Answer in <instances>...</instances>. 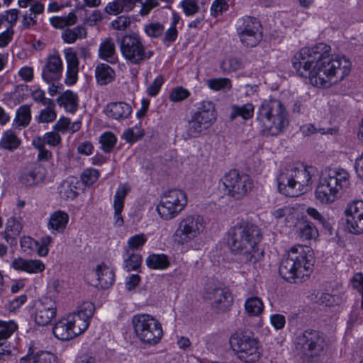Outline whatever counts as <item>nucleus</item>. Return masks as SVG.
<instances>
[{
    "label": "nucleus",
    "mask_w": 363,
    "mask_h": 363,
    "mask_svg": "<svg viewBox=\"0 0 363 363\" xmlns=\"http://www.w3.org/2000/svg\"><path fill=\"white\" fill-rule=\"evenodd\" d=\"M330 47L325 43L301 49L292 65L297 74L317 88L327 89L343 80L351 71L352 63L345 56L330 57Z\"/></svg>",
    "instance_id": "f257e3e1"
},
{
    "label": "nucleus",
    "mask_w": 363,
    "mask_h": 363,
    "mask_svg": "<svg viewBox=\"0 0 363 363\" xmlns=\"http://www.w3.org/2000/svg\"><path fill=\"white\" fill-rule=\"evenodd\" d=\"M261 239V230L257 225L241 220L228 230L227 244L242 262L255 265L263 257V250L259 247Z\"/></svg>",
    "instance_id": "f03ea898"
},
{
    "label": "nucleus",
    "mask_w": 363,
    "mask_h": 363,
    "mask_svg": "<svg viewBox=\"0 0 363 363\" xmlns=\"http://www.w3.org/2000/svg\"><path fill=\"white\" fill-rule=\"evenodd\" d=\"M313 252L306 245H296L290 248L280 263L281 277L290 282L302 281L313 272Z\"/></svg>",
    "instance_id": "7ed1b4c3"
},
{
    "label": "nucleus",
    "mask_w": 363,
    "mask_h": 363,
    "mask_svg": "<svg viewBox=\"0 0 363 363\" xmlns=\"http://www.w3.org/2000/svg\"><path fill=\"white\" fill-rule=\"evenodd\" d=\"M313 170V167L302 163L291 164L282 167L277 179L279 191L290 197L304 194L310 189Z\"/></svg>",
    "instance_id": "20e7f679"
},
{
    "label": "nucleus",
    "mask_w": 363,
    "mask_h": 363,
    "mask_svg": "<svg viewBox=\"0 0 363 363\" xmlns=\"http://www.w3.org/2000/svg\"><path fill=\"white\" fill-rule=\"evenodd\" d=\"M257 120L266 135H277L289 125V114L285 106L278 99H264L257 110Z\"/></svg>",
    "instance_id": "39448f33"
},
{
    "label": "nucleus",
    "mask_w": 363,
    "mask_h": 363,
    "mask_svg": "<svg viewBox=\"0 0 363 363\" xmlns=\"http://www.w3.org/2000/svg\"><path fill=\"white\" fill-rule=\"evenodd\" d=\"M350 185V174L344 169L326 168L320 175L315 191V199L323 205L333 203L341 191Z\"/></svg>",
    "instance_id": "423d86ee"
},
{
    "label": "nucleus",
    "mask_w": 363,
    "mask_h": 363,
    "mask_svg": "<svg viewBox=\"0 0 363 363\" xmlns=\"http://www.w3.org/2000/svg\"><path fill=\"white\" fill-rule=\"evenodd\" d=\"M204 218L197 213L186 214L178 220L177 227L172 235L177 245H188L201 237L206 230Z\"/></svg>",
    "instance_id": "0eeeda50"
},
{
    "label": "nucleus",
    "mask_w": 363,
    "mask_h": 363,
    "mask_svg": "<svg viewBox=\"0 0 363 363\" xmlns=\"http://www.w3.org/2000/svg\"><path fill=\"white\" fill-rule=\"evenodd\" d=\"M134 333L138 340L147 346L157 345L163 337L160 321L147 313L134 315L131 319Z\"/></svg>",
    "instance_id": "6e6552de"
},
{
    "label": "nucleus",
    "mask_w": 363,
    "mask_h": 363,
    "mask_svg": "<svg viewBox=\"0 0 363 363\" xmlns=\"http://www.w3.org/2000/svg\"><path fill=\"white\" fill-rule=\"evenodd\" d=\"M216 117L215 104L212 101L201 102L198 110L192 114L185 126V139L199 138L204 130L213 125Z\"/></svg>",
    "instance_id": "1a4fd4ad"
},
{
    "label": "nucleus",
    "mask_w": 363,
    "mask_h": 363,
    "mask_svg": "<svg viewBox=\"0 0 363 363\" xmlns=\"http://www.w3.org/2000/svg\"><path fill=\"white\" fill-rule=\"evenodd\" d=\"M187 203L186 193L181 189H172L162 194L156 206V211L162 220H171L185 209Z\"/></svg>",
    "instance_id": "9d476101"
},
{
    "label": "nucleus",
    "mask_w": 363,
    "mask_h": 363,
    "mask_svg": "<svg viewBox=\"0 0 363 363\" xmlns=\"http://www.w3.org/2000/svg\"><path fill=\"white\" fill-rule=\"evenodd\" d=\"M120 50L124 59L132 65H140L154 55V52L143 43L137 34L124 35L121 41Z\"/></svg>",
    "instance_id": "9b49d317"
},
{
    "label": "nucleus",
    "mask_w": 363,
    "mask_h": 363,
    "mask_svg": "<svg viewBox=\"0 0 363 363\" xmlns=\"http://www.w3.org/2000/svg\"><path fill=\"white\" fill-rule=\"evenodd\" d=\"M203 297L218 312H225L233 302L230 293L216 279L206 278L203 282Z\"/></svg>",
    "instance_id": "f8f14e48"
},
{
    "label": "nucleus",
    "mask_w": 363,
    "mask_h": 363,
    "mask_svg": "<svg viewBox=\"0 0 363 363\" xmlns=\"http://www.w3.org/2000/svg\"><path fill=\"white\" fill-rule=\"evenodd\" d=\"M229 342L235 354L240 360L252 363L260 358L261 348L256 338L234 334L230 337Z\"/></svg>",
    "instance_id": "ddd939ff"
},
{
    "label": "nucleus",
    "mask_w": 363,
    "mask_h": 363,
    "mask_svg": "<svg viewBox=\"0 0 363 363\" xmlns=\"http://www.w3.org/2000/svg\"><path fill=\"white\" fill-rule=\"evenodd\" d=\"M298 352L305 359H309L320 355L326 346L324 335L316 330H306L295 339Z\"/></svg>",
    "instance_id": "4468645a"
},
{
    "label": "nucleus",
    "mask_w": 363,
    "mask_h": 363,
    "mask_svg": "<svg viewBox=\"0 0 363 363\" xmlns=\"http://www.w3.org/2000/svg\"><path fill=\"white\" fill-rule=\"evenodd\" d=\"M225 194L235 199L245 196L252 187L251 179L246 174H240L236 170H230L221 179Z\"/></svg>",
    "instance_id": "2eb2a0df"
},
{
    "label": "nucleus",
    "mask_w": 363,
    "mask_h": 363,
    "mask_svg": "<svg viewBox=\"0 0 363 363\" xmlns=\"http://www.w3.org/2000/svg\"><path fill=\"white\" fill-rule=\"evenodd\" d=\"M237 33L240 42L245 47H255L262 38L260 21L250 16H245L239 19Z\"/></svg>",
    "instance_id": "dca6fc26"
},
{
    "label": "nucleus",
    "mask_w": 363,
    "mask_h": 363,
    "mask_svg": "<svg viewBox=\"0 0 363 363\" xmlns=\"http://www.w3.org/2000/svg\"><path fill=\"white\" fill-rule=\"evenodd\" d=\"M138 4L141 6V16H147L158 4L157 0H113L107 4L104 11L109 15H117L133 10Z\"/></svg>",
    "instance_id": "f3484780"
},
{
    "label": "nucleus",
    "mask_w": 363,
    "mask_h": 363,
    "mask_svg": "<svg viewBox=\"0 0 363 363\" xmlns=\"http://www.w3.org/2000/svg\"><path fill=\"white\" fill-rule=\"evenodd\" d=\"M347 230L354 235L363 234V200L348 203L344 210Z\"/></svg>",
    "instance_id": "a211bd4d"
},
{
    "label": "nucleus",
    "mask_w": 363,
    "mask_h": 363,
    "mask_svg": "<svg viewBox=\"0 0 363 363\" xmlns=\"http://www.w3.org/2000/svg\"><path fill=\"white\" fill-rule=\"evenodd\" d=\"M85 324L80 322L79 324L69 313L60 319L54 325L52 333L59 340L67 341L74 338L84 332Z\"/></svg>",
    "instance_id": "6ab92c4d"
},
{
    "label": "nucleus",
    "mask_w": 363,
    "mask_h": 363,
    "mask_svg": "<svg viewBox=\"0 0 363 363\" xmlns=\"http://www.w3.org/2000/svg\"><path fill=\"white\" fill-rule=\"evenodd\" d=\"M57 313L56 303L50 298H44L37 304L34 320L40 326L48 325L55 318Z\"/></svg>",
    "instance_id": "aec40b11"
},
{
    "label": "nucleus",
    "mask_w": 363,
    "mask_h": 363,
    "mask_svg": "<svg viewBox=\"0 0 363 363\" xmlns=\"http://www.w3.org/2000/svg\"><path fill=\"white\" fill-rule=\"evenodd\" d=\"M63 62L58 54L48 56L42 70V77L47 83L58 81L62 74Z\"/></svg>",
    "instance_id": "412c9836"
},
{
    "label": "nucleus",
    "mask_w": 363,
    "mask_h": 363,
    "mask_svg": "<svg viewBox=\"0 0 363 363\" xmlns=\"http://www.w3.org/2000/svg\"><path fill=\"white\" fill-rule=\"evenodd\" d=\"M11 267L16 271H21L30 274H37L45 269V263L38 259L15 258L11 262Z\"/></svg>",
    "instance_id": "4be33fe9"
},
{
    "label": "nucleus",
    "mask_w": 363,
    "mask_h": 363,
    "mask_svg": "<svg viewBox=\"0 0 363 363\" xmlns=\"http://www.w3.org/2000/svg\"><path fill=\"white\" fill-rule=\"evenodd\" d=\"M64 54L67 63L65 83L71 86L77 81L79 61L76 52L72 48H66L64 50Z\"/></svg>",
    "instance_id": "5701e85b"
},
{
    "label": "nucleus",
    "mask_w": 363,
    "mask_h": 363,
    "mask_svg": "<svg viewBox=\"0 0 363 363\" xmlns=\"http://www.w3.org/2000/svg\"><path fill=\"white\" fill-rule=\"evenodd\" d=\"M130 191V186L128 184H123L118 186L113 196V207L114 209V225L121 227L123 225V219L121 212L124 207V201L126 196Z\"/></svg>",
    "instance_id": "b1692460"
},
{
    "label": "nucleus",
    "mask_w": 363,
    "mask_h": 363,
    "mask_svg": "<svg viewBox=\"0 0 363 363\" xmlns=\"http://www.w3.org/2000/svg\"><path fill=\"white\" fill-rule=\"evenodd\" d=\"M132 111L130 104L124 101L110 102L104 109V113L108 118L118 121L128 118Z\"/></svg>",
    "instance_id": "393cba45"
},
{
    "label": "nucleus",
    "mask_w": 363,
    "mask_h": 363,
    "mask_svg": "<svg viewBox=\"0 0 363 363\" xmlns=\"http://www.w3.org/2000/svg\"><path fill=\"white\" fill-rule=\"evenodd\" d=\"M69 215L62 211L52 213L48 223V228L52 233H62L65 231L69 222Z\"/></svg>",
    "instance_id": "a878e982"
},
{
    "label": "nucleus",
    "mask_w": 363,
    "mask_h": 363,
    "mask_svg": "<svg viewBox=\"0 0 363 363\" xmlns=\"http://www.w3.org/2000/svg\"><path fill=\"white\" fill-rule=\"evenodd\" d=\"M94 313V306L91 302H84L77 308V310L72 313V317L79 324L83 322L84 325V331L88 328L90 320Z\"/></svg>",
    "instance_id": "bb28decb"
},
{
    "label": "nucleus",
    "mask_w": 363,
    "mask_h": 363,
    "mask_svg": "<svg viewBox=\"0 0 363 363\" xmlns=\"http://www.w3.org/2000/svg\"><path fill=\"white\" fill-rule=\"evenodd\" d=\"M95 274L97 277L98 286L102 289L108 288L114 282L115 275L113 269L104 263L96 266Z\"/></svg>",
    "instance_id": "cd10ccee"
},
{
    "label": "nucleus",
    "mask_w": 363,
    "mask_h": 363,
    "mask_svg": "<svg viewBox=\"0 0 363 363\" xmlns=\"http://www.w3.org/2000/svg\"><path fill=\"white\" fill-rule=\"evenodd\" d=\"M94 74L97 84L101 86L111 83L116 77L114 69L105 63H99L96 66Z\"/></svg>",
    "instance_id": "c85d7f7f"
},
{
    "label": "nucleus",
    "mask_w": 363,
    "mask_h": 363,
    "mask_svg": "<svg viewBox=\"0 0 363 363\" xmlns=\"http://www.w3.org/2000/svg\"><path fill=\"white\" fill-rule=\"evenodd\" d=\"M44 176L43 168L35 165L23 171L21 175L20 181L27 186H32L40 182L43 179Z\"/></svg>",
    "instance_id": "c756f323"
},
{
    "label": "nucleus",
    "mask_w": 363,
    "mask_h": 363,
    "mask_svg": "<svg viewBox=\"0 0 363 363\" xmlns=\"http://www.w3.org/2000/svg\"><path fill=\"white\" fill-rule=\"evenodd\" d=\"M79 184L77 179L69 177L63 181L59 186V194L60 197L65 200H73L77 195V184Z\"/></svg>",
    "instance_id": "7c9ffc66"
},
{
    "label": "nucleus",
    "mask_w": 363,
    "mask_h": 363,
    "mask_svg": "<svg viewBox=\"0 0 363 363\" xmlns=\"http://www.w3.org/2000/svg\"><path fill=\"white\" fill-rule=\"evenodd\" d=\"M60 106H62L70 113H74L78 108V96L71 90L63 92L57 99Z\"/></svg>",
    "instance_id": "2f4dec72"
},
{
    "label": "nucleus",
    "mask_w": 363,
    "mask_h": 363,
    "mask_svg": "<svg viewBox=\"0 0 363 363\" xmlns=\"http://www.w3.org/2000/svg\"><path fill=\"white\" fill-rule=\"evenodd\" d=\"M21 140L12 130L4 132L0 140V148L9 151L16 150L21 145Z\"/></svg>",
    "instance_id": "473e14b6"
},
{
    "label": "nucleus",
    "mask_w": 363,
    "mask_h": 363,
    "mask_svg": "<svg viewBox=\"0 0 363 363\" xmlns=\"http://www.w3.org/2000/svg\"><path fill=\"white\" fill-rule=\"evenodd\" d=\"M230 119L235 120L237 117H241L243 120L252 118L254 115L255 106L251 103H247L242 106L232 105Z\"/></svg>",
    "instance_id": "72a5a7b5"
},
{
    "label": "nucleus",
    "mask_w": 363,
    "mask_h": 363,
    "mask_svg": "<svg viewBox=\"0 0 363 363\" xmlns=\"http://www.w3.org/2000/svg\"><path fill=\"white\" fill-rule=\"evenodd\" d=\"M147 266L152 269L163 270L170 265L168 257L164 254H152L146 259Z\"/></svg>",
    "instance_id": "f704fd0d"
},
{
    "label": "nucleus",
    "mask_w": 363,
    "mask_h": 363,
    "mask_svg": "<svg viewBox=\"0 0 363 363\" xmlns=\"http://www.w3.org/2000/svg\"><path fill=\"white\" fill-rule=\"evenodd\" d=\"M45 108L41 109L35 117V120L38 123H50L55 121L57 118L56 106L53 101L45 105Z\"/></svg>",
    "instance_id": "c9c22d12"
},
{
    "label": "nucleus",
    "mask_w": 363,
    "mask_h": 363,
    "mask_svg": "<svg viewBox=\"0 0 363 363\" xmlns=\"http://www.w3.org/2000/svg\"><path fill=\"white\" fill-rule=\"evenodd\" d=\"M86 29L83 26H76L72 29L67 28L62 33V38L65 43L72 44L77 39H84L86 37Z\"/></svg>",
    "instance_id": "e433bc0d"
},
{
    "label": "nucleus",
    "mask_w": 363,
    "mask_h": 363,
    "mask_svg": "<svg viewBox=\"0 0 363 363\" xmlns=\"http://www.w3.org/2000/svg\"><path fill=\"white\" fill-rule=\"evenodd\" d=\"M31 120V108L30 105H22L16 111L13 125L17 128L27 126Z\"/></svg>",
    "instance_id": "4c0bfd02"
},
{
    "label": "nucleus",
    "mask_w": 363,
    "mask_h": 363,
    "mask_svg": "<svg viewBox=\"0 0 363 363\" xmlns=\"http://www.w3.org/2000/svg\"><path fill=\"white\" fill-rule=\"evenodd\" d=\"M245 310L250 316H259L264 310V304L261 298L250 296L245 302Z\"/></svg>",
    "instance_id": "58836bf2"
},
{
    "label": "nucleus",
    "mask_w": 363,
    "mask_h": 363,
    "mask_svg": "<svg viewBox=\"0 0 363 363\" xmlns=\"http://www.w3.org/2000/svg\"><path fill=\"white\" fill-rule=\"evenodd\" d=\"M115 53V43L111 38H106L100 43L99 48V58L111 62L112 61L111 60V59L113 58Z\"/></svg>",
    "instance_id": "ea45409f"
},
{
    "label": "nucleus",
    "mask_w": 363,
    "mask_h": 363,
    "mask_svg": "<svg viewBox=\"0 0 363 363\" xmlns=\"http://www.w3.org/2000/svg\"><path fill=\"white\" fill-rule=\"evenodd\" d=\"M77 17L74 12H70L65 16H53L50 18L51 25L55 28H63L77 23Z\"/></svg>",
    "instance_id": "a19ab883"
},
{
    "label": "nucleus",
    "mask_w": 363,
    "mask_h": 363,
    "mask_svg": "<svg viewBox=\"0 0 363 363\" xmlns=\"http://www.w3.org/2000/svg\"><path fill=\"white\" fill-rule=\"evenodd\" d=\"M22 230L21 223L14 218H10L8 219L5 230V238L7 242L9 240L16 239L19 235Z\"/></svg>",
    "instance_id": "79ce46f5"
},
{
    "label": "nucleus",
    "mask_w": 363,
    "mask_h": 363,
    "mask_svg": "<svg viewBox=\"0 0 363 363\" xmlns=\"http://www.w3.org/2000/svg\"><path fill=\"white\" fill-rule=\"evenodd\" d=\"M205 84L210 89L216 91H229L232 88L231 80L228 78L209 79L206 81Z\"/></svg>",
    "instance_id": "37998d69"
},
{
    "label": "nucleus",
    "mask_w": 363,
    "mask_h": 363,
    "mask_svg": "<svg viewBox=\"0 0 363 363\" xmlns=\"http://www.w3.org/2000/svg\"><path fill=\"white\" fill-rule=\"evenodd\" d=\"M272 215L276 219L284 218L286 222L289 223L296 219L297 211L294 207L287 206L274 210Z\"/></svg>",
    "instance_id": "c03bdc74"
},
{
    "label": "nucleus",
    "mask_w": 363,
    "mask_h": 363,
    "mask_svg": "<svg viewBox=\"0 0 363 363\" xmlns=\"http://www.w3.org/2000/svg\"><path fill=\"white\" fill-rule=\"evenodd\" d=\"M299 236L303 240H315L318 237V230L311 223H303L299 227Z\"/></svg>",
    "instance_id": "a18cd8bd"
},
{
    "label": "nucleus",
    "mask_w": 363,
    "mask_h": 363,
    "mask_svg": "<svg viewBox=\"0 0 363 363\" xmlns=\"http://www.w3.org/2000/svg\"><path fill=\"white\" fill-rule=\"evenodd\" d=\"M144 135V130L140 125H135L134 127L125 130L122 135V138L127 143H133Z\"/></svg>",
    "instance_id": "49530a36"
},
{
    "label": "nucleus",
    "mask_w": 363,
    "mask_h": 363,
    "mask_svg": "<svg viewBox=\"0 0 363 363\" xmlns=\"http://www.w3.org/2000/svg\"><path fill=\"white\" fill-rule=\"evenodd\" d=\"M101 148L105 152H110L117 142V138L111 132H106L99 138Z\"/></svg>",
    "instance_id": "de8ad7c7"
},
{
    "label": "nucleus",
    "mask_w": 363,
    "mask_h": 363,
    "mask_svg": "<svg viewBox=\"0 0 363 363\" xmlns=\"http://www.w3.org/2000/svg\"><path fill=\"white\" fill-rule=\"evenodd\" d=\"M17 328V324L13 320H0V340L9 338Z\"/></svg>",
    "instance_id": "09e8293b"
},
{
    "label": "nucleus",
    "mask_w": 363,
    "mask_h": 363,
    "mask_svg": "<svg viewBox=\"0 0 363 363\" xmlns=\"http://www.w3.org/2000/svg\"><path fill=\"white\" fill-rule=\"evenodd\" d=\"M190 92L182 86H177L172 89L169 93V99L174 103L180 102L187 99Z\"/></svg>",
    "instance_id": "8fccbe9b"
},
{
    "label": "nucleus",
    "mask_w": 363,
    "mask_h": 363,
    "mask_svg": "<svg viewBox=\"0 0 363 363\" xmlns=\"http://www.w3.org/2000/svg\"><path fill=\"white\" fill-rule=\"evenodd\" d=\"M164 82V78L160 74L152 82L146 89L147 94L150 97H155L160 92L162 86Z\"/></svg>",
    "instance_id": "3c124183"
},
{
    "label": "nucleus",
    "mask_w": 363,
    "mask_h": 363,
    "mask_svg": "<svg viewBox=\"0 0 363 363\" xmlns=\"http://www.w3.org/2000/svg\"><path fill=\"white\" fill-rule=\"evenodd\" d=\"M242 62L238 57H230L223 60L220 64V68L224 72H230L240 69Z\"/></svg>",
    "instance_id": "603ef678"
},
{
    "label": "nucleus",
    "mask_w": 363,
    "mask_h": 363,
    "mask_svg": "<svg viewBox=\"0 0 363 363\" xmlns=\"http://www.w3.org/2000/svg\"><path fill=\"white\" fill-rule=\"evenodd\" d=\"M142 260L141 255L133 253L125 259L124 267L128 272L138 270L141 266Z\"/></svg>",
    "instance_id": "864d4df0"
},
{
    "label": "nucleus",
    "mask_w": 363,
    "mask_h": 363,
    "mask_svg": "<svg viewBox=\"0 0 363 363\" xmlns=\"http://www.w3.org/2000/svg\"><path fill=\"white\" fill-rule=\"evenodd\" d=\"M146 242V235L143 233H140L129 238L128 240V247L132 250H138L141 249Z\"/></svg>",
    "instance_id": "5fc2aeb1"
},
{
    "label": "nucleus",
    "mask_w": 363,
    "mask_h": 363,
    "mask_svg": "<svg viewBox=\"0 0 363 363\" xmlns=\"http://www.w3.org/2000/svg\"><path fill=\"white\" fill-rule=\"evenodd\" d=\"M145 33L151 38H159L163 33L164 28L160 23H150L145 26Z\"/></svg>",
    "instance_id": "6e6d98bb"
},
{
    "label": "nucleus",
    "mask_w": 363,
    "mask_h": 363,
    "mask_svg": "<svg viewBox=\"0 0 363 363\" xmlns=\"http://www.w3.org/2000/svg\"><path fill=\"white\" fill-rule=\"evenodd\" d=\"M99 177V172L97 169H87L84 171L81 179L84 184L91 186L98 180Z\"/></svg>",
    "instance_id": "4d7b16f0"
},
{
    "label": "nucleus",
    "mask_w": 363,
    "mask_h": 363,
    "mask_svg": "<svg viewBox=\"0 0 363 363\" xmlns=\"http://www.w3.org/2000/svg\"><path fill=\"white\" fill-rule=\"evenodd\" d=\"M315 298L317 303L326 306H333L337 302L335 296L326 292L318 293L316 295Z\"/></svg>",
    "instance_id": "13d9d810"
},
{
    "label": "nucleus",
    "mask_w": 363,
    "mask_h": 363,
    "mask_svg": "<svg viewBox=\"0 0 363 363\" xmlns=\"http://www.w3.org/2000/svg\"><path fill=\"white\" fill-rule=\"evenodd\" d=\"M20 245L25 252H30L38 246V242L30 236L24 235L21 238Z\"/></svg>",
    "instance_id": "bf43d9fd"
},
{
    "label": "nucleus",
    "mask_w": 363,
    "mask_h": 363,
    "mask_svg": "<svg viewBox=\"0 0 363 363\" xmlns=\"http://www.w3.org/2000/svg\"><path fill=\"white\" fill-rule=\"evenodd\" d=\"M33 359L37 363H57L56 357L52 353L45 351L38 352L33 357Z\"/></svg>",
    "instance_id": "052dcab7"
},
{
    "label": "nucleus",
    "mask_w": 363,
    "mask_h": 363,
    "mask_svg": "<svg viewBox=\"0 0 363 363\" xmlns=\"http://www.w3.org/2000/svg\"><path fill=\"white\" fill-rule=\"evenodd\" d=\"M27 301V296L22 294L17 298L10 301L6 306L7 310L9 312H16L18 310L21 306H23Z\"/></svg>",
    "instance_id": "680f3d73"
},
{
    "label": "nucleus",
    "mask_w": 363,
    "mask_h": 363,
    "mask_svg": "<svg viewBox=\"0 0 363 363\" xmlns=\"http://www.w3.org/2000/svg\"><path fill=\"white\" fill-rule=\"evenodd\" d=\"M130 24V19L128 16H121L111 22L112 27L118 30H125Z\"/></svg>",
    "instance_id": "e2e57ef3"
},
{
    "label": "nucleus",
    "mask_w": 363,
    "mask_h": 363,
    "mask_svg": "<svg viewBox=\"0 0 363 363\" xmlns=\"http://www.w3.org/2000/svg\"><path fill=\"white\" fill-rule=\"evenodd\" d=\"M181 4L184 12L187 16H192L199 10V6L196 0H184Z\"/></svg>",
    "instance_id": "0e129e2a"
},
{
    "label": "nucleus",
    "mask_w": 363,
    "mask_h": 363,
    "mask_svg": "<svg viewBox=\"0 0 363 363\" xmlns=\"http://www.w3.org/2000/svg\"><path fill=\"white\" fill-rule=\"evenodd\" d=\"M46 144L55 147L61 143V136L57 131L48 132L43 135Z\"/></svg>",
    "instance_id": "69168bd1"
},
{
    "label": "nucleus",
    "mask_w": 363,
    "mask_h": 363,
    "mask_svg": "<svg viewBox=\"0 0 363 363\" xmlns=\"http://www.w3.org/2000/svg\"><path fill=\"white\" fill-rule=\"evenodd\" d=\"M102 19V12L99 10H94L86 17L84 23L89 26H94L101 22Z\"/></svg>",
    "instance_id": "338daca9"
},
{
    "label": "nucleus",
    "mask_w": 363,
    "mask_h": 363,
    "mask_svg": "<svg viewBox=\"0 0 363 363\" xmlns=\"http://www.w3.org/2000/svg\"><path fill=\"white\" fill-rule=\"evenodd\" d=\"M229 0H215L211 6V12L216 16L226 11L228 8Z\"/></svg>",
    "instance_id": "774afa93"
}]
</instances>
